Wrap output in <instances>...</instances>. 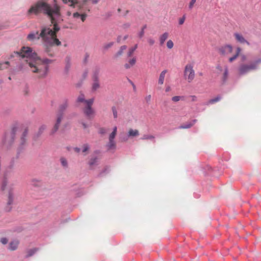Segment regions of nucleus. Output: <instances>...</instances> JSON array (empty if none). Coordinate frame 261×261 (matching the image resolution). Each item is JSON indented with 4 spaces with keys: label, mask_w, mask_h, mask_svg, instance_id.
<instances>
[{
    "label": "nucleus",
    "mask_w": 261,
    "mask_h": 261,
    "mask_svg": "<svg viewBox=\"0 0 261 261\" xmlns=\"http://www.w3.org/2000/svg\"><path fill=\"white\" fill-rule=\"evenodd\" d=\"M74 150L76 152H77V153H79L80 151H81V148H79V147H75L74 148Z\"/></svg>",
    "instance_id": "nucleus-59"
},
{
    "label": "nucleus",
    "mask_w": 261,
    "mask_h": 261,
    "mask_svg": "<svg viewBox=\"0 0 261 261\" xmlns=\"http://www.w3.org/2000/svg\"><path fill=\"white\" fill-rule=\"evenodd\" d=\"M20 130L18 132H21V134L20 138L19 144L21 146L25 145L27 143V137L28 134V129L27 128L20 127Z\"/></svg>",
    "instance_id": "nucleus-10"
},
{
    "label": "nucleus",
    "mask_w": 261,
    "mask_h": 261,
    "mask_svg": "<svg viewBox=\"0 0 261 261\" xmlns=\"http://www.w3.org/2000/svg\"><path fill=\"white\" fill-rule=\"evenodd\" d=\"M169 36V34L167 32H164V33L161 34L159 36V38L160 45L162 46L164 44L165 41L168 38Z\"/></svg>",
    "instance_id": "nucleus-13"
},
{
    "label": "nucleus",
    "mask_w": 261,
    "mask_h": 261,
    "mask_svg": "<svg viewBox=\"0 0 261 261\" xmlns=\"http://www.w3.org/2000/svg\"><path fill=\"white\" fill-rule=\"evenodd\" d=\"M91 89L92 91H96L100 87L99 80H92Z\"/></svg>",
    "instance_id": "nucleus-19"
},
{
    "label": "nucleus",
    "mask_w": 261,
    "mask_h": 261,
    "mask_svg": "<svg viewBox=\"0 0 261 261\" xmlns=\"http://www.w3.org/2000/svg\"><path fill=\"white\" fill-rule=\"evenodd\" d=\"M42 12L46 15L53 24V28L48 27H43L37 39L41 38L45 51L49 57H54L50 53L51 48L54 46L61 45V41L57 38V33L60 28L57 24V22L61 19V8L58 4L57 0H39L31 6L27 11V15H38Z\"/></svg>",
    "instance_id": "nucleus-1"
},
{
    "label": "nucleus",
    "mask_w": 261,
    "mask_h": 261,
    "mask_svg": "<svg viewBox=\"0 0 261 261\" xmlns=\"http://www.w3.org/2000/svg\"><path fill=\"white\" fill-rule=\"evenodd\" d=\"M233 47L230 44H226L220 47L219 49V53L222 56H226L232 52Z\"/></svg>",
    "instance_id": "nucleus-9"
},
{
    "label": "nucleus",
    "mask_w": 261,
    "mask_h": 261,
    "mask_svg": "<svg viewBox=\"0 0 261 261\" xmlns=\"http://www.w3.org/2000/svg\"><path fill=\"white\" fill-rule=\"evenodd\" d=\"M151 95H148L145 97V99L146 101L149 103L151 100Z\"/></svg>",
    "instance_id": "nucleus-48"
},
{
    "label": "nucleus",
    "mask_w": 261,
    "mask_h": 261,
    "mask_svg": "<svg viewBox=\"0 0 261 261\" xmlns=\"http://www.w3.org/2000/svg\"><path fill=\"white\" fill-rule=\"evenodd\" d=\"M241 51V48L239 47H237L236 53L232 57L229 58V62H232L234 60H235L238 57V56L240 55Z\"/></svg>",
    "instance_id": "nucleus-27"
},
{
    "label": "nucleus",
    "mask_w": 261,
    "mask_h": 261,
    "mask_svg": "<svg viewBox=\"0 0 261 261\" xmlns=\"http://www.w3.org/2000/svg\"><path fill=\"white\" fill-rule=\"evenodd\" d=\"M90 149V146L88 144H84L82 146V152L83 153H86L89 151ZM86 154V153H85Z\"/></svg>",
    "instance_id": "nucleus-39"
},
{
    "label": "nucleus",
    "mask_w": 261,
    "mask_h": 261,
    "mask_svg": "<svg viewBox=\"0 0 261 261\" xmlns=\"http://www.w3.org/2000/svg\"><path fill=\"white\" fill-rule=\"evenodd\" d=\"M106 146L108 150H115L116 148L115 140H109V142Z\"/></svg>",
    "instance_id": "nucleus-21"
},
{
    "label": "nucleus",
    "mask_w": 261,
    "mask_h": 261,
    "mask_svg": "<svg viewBox=\"0 0 261 261\" xmlns=\"http://www.w3.org/2000/svg\"><path fill=\"white\" fill-rule=\"evenodd\" d=\"M82 126L83 127V128L84 129H87L88 127V124H87L85 122H82Z\"/></svg>",
    "instance_id": "nucleus-57"
},
{
    "label": "nucleus",
    "mask_w": 261,
    "mask_h": 261,
    "mask_svg": "<svg viewBox=\"0 0 261 261\" xmlns=\"http://www.w3.org/2000/svg\"><path fill=\"white\" fill-rule=\"evenodd\" d=\"M137 47H138V45L136 44V45H135V46L134 47L129 48L127 52V57H130L132 56L134 51L136 50V49L137 48Z\"/></svg>",
    "instance_id": "nucleus-32"
},
{
    "label": "nucleus",
    "mask_w": 261,
    "mask_h": 261,
    "mask_svg": "<svg viewBox=\"0 0 261 261\" xmlns=\"http://www.w3.org/2000/svg\"><path fill=\"white\" fill-rule=\"evenodd\" d=\"M19 241L17 240H13L11 241L8 246V249L10 251H14L18 248Z\"/></svg>",
    "instance_id": "nucleus-14"
},
{
    "label": "nucleus",
    "mask_w": 261,
    "mask_h": 261,
    "mask_svg": "<svg viewBox=\"0 0 261 261\" xmlns=\"http://www.w3.org/2000/svg\"><path fill=\"white\" fill-rule=\"evenodd\" d=\"M127 46L126 45L121 46L120 47L119 50L114 54V55L113 56V58L114 59H117L120 57H121L123 55L124 50H125Z\"/></svg>",
    "instance_id": "nucleus-15"
},
{
    "label": "nucleus",
    "mask_w": 261,
    "mask_h": 261,
    "mask_svg": "<svg viewBox=\"0 0 261 261\" xmlns=\"http://www.w3.org/2000/svg\"><path fill=\"white\" fill-rule=\"evenodd\" d=\"M68 101L66 100L60 105L58 113H62L63 114L64 112L68 108Z\"/></svg>",
    "instance_id": "nucleus-25"
},
{
    "label": "nucleus",
    "mask_w": 261,
    "mask_h": 261,
    "mask_svg": "<svg viewBox=\"0 0 261 261\" xmlns=\"http://www.w3.org/2000/svg\"><path fill=\"white\" fill-rule=\"evenodd\" d=\"M196 122V120L194 119L192 122H188L186 124L182 125L180 126L179 128L186 129V128H190L192 126H193L195 124V123Z\"/></svg>",
    "instance_id": "nucleus-29"
},
{
    "label": "nucleus",
    "mask_w": 261,
    "mask_h": 261,
    "mask_svg": "<svg viewBox=\"0 0 261 261\" xmlns=\"http://www.w3.org/2000/svg\"><path fill=\"white\" fill-rule=\"evenodd\" d=\"M113 44H114V42H110V43L105 45L104 48H105V49H108V48H109L111 47H112L113 45Z\"/></svg>",
    "instance_id": "nucleus-45"
},
{
    "label": "nucleus",
    "mask_w": 261,
    "mask_h": 261,
    "mask_svg": "<svg viewBox=\"0 0 261 261\" xmlns=\"http://www.w3.org/2000/svg\"><path fill=\"white\" fill-rule=\"evenodd\" d=\"M53 61V60L47 58L41 59L38 57L36 62L34 63V66L33 63H30L31 65V72L36 73L39 78H45L48 72V65L52 63Z\"/></svg>",
    "instance_id": "nucleus-2"
},
{
    "label": "nucleus",
    "mask_w": 261,
    "mask_h": 261,
    "mask_svg": "<svg viewBox=\"0 0 261 261\" xmlns=\"http://www.w3.org/2000/svg\"><path fill=\"white\" fill-rule=\"evenodd\" d=\"M129 137H127V136L126 137H124L121 138V141L122 142H125L127 141Z\"/></svg>",
    "instance_id": "nucleus-58"
},
{
    "label": "nucleus",
    "mask_w": 261,
    "mask_h": 261,
    "mask_svg": "<svg viewBox=\"0 0 261 261\" xmlns=\"http://www.w3.org/2000/svg\"><path fill=\"white\" fill-rule=\"evenodd\" d=\"M240 57H241V61L242 62H244L247 59V57H246V55H245L244 54L240 55Z\"/></svg>",
    "instance_id": "nucleus-51"
},
{
    "label": "nucleus",
    "mask_w": 261,
    "mask_h": 261,
    "mask_svg": "<svg viewBox=\"0 0 261 261\" xmlns=\"http://www.w3.org/2000/svg\"><path fill=\"white\" fill-rule=\"evenodd\" d=\"M147 41H148V43H149V44L150 45H152L155 43L154 40L153 39H152V38H148Z\"/></svg>",
    "instance_id": "nucleus-46"
},
{
    "label": "nucleus",
    "mask_w": 261,
    "mask_h": 261,
    "mask_svg": "<svg viewBox=\"0 0 261 261\" xmlns=\"http://www.w3.org/2000/svg\"><path fill=\"white\" fill-rule=\"evenodd\" d=\"M146 28V25H144V26L142 28L141 30H143V31H144V30H145V29Z\"/></svg>",
    "instance_id": "nucleus-64"
},
{
    "label": "nucleus",
    "mask_w": 261,
    "mask_h": 261,
    "mask_svg": "<svg viewBox=\"0 0 261 261\" xmlns=\"http://www.w3.org/2000/svg\"><path fill=\"white\" fill-rule=\"evenodd\" d=\"M186 19V16L185 15H184L182 17L180 18L178 20V23L179 25H182Z\"/></svg>",
    "instance_id": "nucleus-43"
},
{
    "label": "nucleus",
    "mask_w": 261,
    "mask_h": 261,
    "mask_svg": "<svg viewBox=\"0 0 261 261\" xmlns=\"http://www.w3.org/2000/svg\"><path fill=\"white\" fill-rule=\"evenodd\" d=\"M113 117L114 119H117L118 117V111L115 106H113L111 108Z\"/></svg>",
    "instance_id": "nucleus-38"
},
{
    "label": "nucleus",
    "mask_w": 261,
    "mask_h": 261,
    "mask_svg": "<svg viewBox=\"0 0 261 261\" xmlns=\"http://www.w3.org/2000/svg\"><path fill=\"white\" fill-rule=\"evenodd\" d=\"M127 137L132 138L136 137L139 135V130L137 129H134L130 128L128 130L127 132Z\"/></svg>",
    "instance_id": "nucleus-18"
},
{
    "label": "nucleus",
    "mask_w": 261,
    "mask_h": 261,
    "mask_svg": "<svg viewBox=\"0 0 261 261\" xmlns=\"http://www.w3.org/2000/svg\"><path fill=\"white\" fill-rule=\"evenodd\" d=\"M171 89V88L170 86H167L166 88V89H165V91L166 92H168Z\"/></svg>",
    "instance_id": "nucleus-61"
},
{
    "label": "nucleus",
    "mask_w": 261,
    "mask_h": 261,
    "mask_svg": "<svg viewBox=\"0 0 261 261\" xmlns=\"http://www.w3.org/2000/svg\"><path fill=\"white\" fill-rule=\"evenodd\" d=\"M130 25V24H129V23H125V24H124L123 25V28L124 29H127V28H129Z\"/></svg>",
    "instance_id": "nucleus-54"
},
{
    "label": "nucleus",
    "mask_w": 261,
    "mask_h": 261,
    "mask_svg": "<svg viewBox=\"0 0 261 261\" xmlns=\"http://www.w3.org/2000/svg\"><path fill=\"white\" fill-rule=\"evenodd\" d=\"M196 0H191L189 5V9L191 10L196 3Z\"/></svg>",
    "instance_id": "nucleus-44"
},
{
    "label": "nucleus",
    "mask_w": 261,
    "mask_h": 261,
    "mask_svg": "<svg viewBox=\"0 0 261 261\" xmlns=\"http://www.w3.org/2000/svg\"><path fill=\"white\" fill-rule=\"evenodd\" d=\"M71 67V63H70V60L69 58H66V65L65 67V71L66 73H67Z\"/></svg>",
    "instance_id": "nucleus-30"
},
{
    "label": "nucleus",
    "mask_w": 261,
    "mask_h": 261,
    "mask_svg": "<svg viewBox=\"0 0 261 261\" xmlns=\"http://www.w3.org/2000/svg\"><path fill=\"white\" fill-rule=\"evenodd\" d=\"M88 0H82V4L84 5Z\"/></svg>",
    "instance_id": "nucleus-63"
},
{
    "label": "nucleus",
    "mask_w": 261,
    "mask_h": 261,
    "mask_svg": "<svg viewBox=\"0 0 261 261\" xmlns=\"http://www.w3.org/2000/svg\"><path fill=\"white\" fill-rule=\"evenodd\" d=\"M261 63V58L258 59L249 64H242L238 68L239 75H243L249 72L257 70L258 68V64Z\"/></svg>",
    "instance_id": "nucleus-5"
},
{
    "label": "nucleus",
    "mask_w": 261,
    "mask_h": 261,
    "mask_svg": "<svg viewBox=\"0 0 261 261\" xmlns=\"http://www.w3.org/2000/svg\"><path fill=\"white\" fill-rule=\"evenodd\" d=\"M174 43L171 40H169L167 42V47L168 49H172L173 47Z\"/></svg>",
    "instance_id": "nucleus-41"
},
{
    "label": "nucleus",
    "mask_w": 261,
    "mask_h": 261,
    "mask_svg": "<svg viewBox=\"0 0 261 261\" xmlns=\"http://www.w3.org/2000/svg\"><path fill=\"white\" fill-rule=\"evenodd\" d=\"M8 242V240L7 238H2L1 239V242L4 244V245H5L6 244H7Z\"/></svg>",
    "instance_id": "nucleus-47"
},
{
    "label": "nucleus",
    "mask_w": 261,
    "mask_h": 261,
    "mask_svg": "<svg viewBox=\"0 0 261 261\" xmlns=\"http://www.w3.org/2000/svg\"><path fill=\"white\" fill-rule=\"evenodd\" d=\"M137 59L136 57H133V58L129 59L127 63H125L124 64V67L128 69L134 66L136 63Z\"/></svg>",
    "instance_id": "nucleus-17"
},
{
    "label": "nucleus",
    "mask_w": 261,
    "mask_h": 261,
    "mask_svg": "<svg viewBox=\"0 0 261 261\" xmlns=\"http://www.w3.org/2000/svg\"><path fill=\"white\" fill-rule=\"evenodd\" d=\"M221 99V97L220 96H217L216 97L211 99L208 100L207 102V105L212 104L215 102L219 101Z\"/></svg>",
    "instance_id": "nucleus-35"
},
{
    "label": "nucleus",
    "mask_w": 261,
    "mask_h": 261,
    "mask_svg": "<svg viewBox=\"0 0 261 261\" xmlns=\"http://www.w3.org/2000/svg\"><path fill=\"white\" fill-rule=\"evenodd\" d=\"M234 36L237 42L241 44H246L250 45V43L244 38L242 34L239 33H234Z\"/></svg>",
    "instance_id": "nucleus-11"
},
{
    "label": "nucleus",
    "mask_w": 261,
    "mask_h": 261,
    "mask_svg": "<svg viewBox=\"0 0 261 261\" xmlns=\"http://www.w3.org/2000/svg\"><path fill=\"white\" fill-rule=\"evenodd\" d=\"M63 118V114L62 113H58L56 116L55 123L50 132V135H54L57 132Z\"/></svg>",
    "instance_id": "nucleus-8"
},
{
    "label": "nucleus",
    "mask_w": 261,
    "mask_h": 261,
    "mask_svg": "<svg viewBox=\"0 0 261 261\" xmlns=\"http://www.w3.org/2000/svg\"><path fill=\"white\" fill-rule=\"evenodd\" d=\"M98 158L97 156L92 157L89 161V165L92 167L98 164Z\"/></svg>",
    "instance_id": "nucleus-24"
},
{
    "label": "nucleus",
    "mask_w": 261,
    "mask_h": 261,
    "mask_svg": "<svg viewBox=\"0 0 261 261\" xmlns=\"http://www.w3.org/2000/svg\"><path fill=\"white\" fill-rule=\"evenodd\" d=\"M60 161L61 166L64 169H67L68 168V162L67 160L64 157H61L60 159Z\"/></svg>",
    "instance_id": "nucleus-26"
},
{
    "label": "nucleus",
    "mask_w": 261,
    "mask_h": 261,
    "mask_svg": "<svg viewBox=\"0 0 261 261\" xmlns=\"http://www.w3.org/2000/svg\"><path fill=\"white\" fill-rule=\"evenodd\" d=\"M122 38H123L122 37V36H118V37H117V42H118V43L120 42H121V41L122 40Z\"/></svg>",
    "instance_id": "nucleus-60"
},
{
    "label": "nucleus",
    "mask_w": 261,
    "mask_h": 261,
    "mask_svg": "<svg viewBox=\"0 0 261 261\" xmlns=\"http://www.w3.org/2000/svg\"><path fill=\"white\" fill-rule=\"evenodd\" d=\"M228 68L227 66L224 67V72L223 74L221 81L223 84H224L228 79Z\"/></svg>",
    "instance_id": "nucleus-22"
},
{
    "label": "nucleus",
    "mask_w": 261,
    "mask_h": 261,
    "mask_svg": "<svg viewBox=\"0 0 261 261\" xmlns=\"http://www.w3.org/2000/svg\"><path fill=\"white\" fill-rule=\"evenodd\" d=\"M87 102V105H86L83 108V111L87 119H91L95 116V114L94 110L92 108V106L94 102V98L89 99Z\"/></svg>",
    "instance_id": "nucleus-6"
},
{
    "label": "nucleus",
    "mask_w": 261,
    "mask_h": 261,
    "mask_svg": "<svg viewBox=\"0 0 261 261\" xmlns=\"http://www.w3.org/2000/svg\"><path fill=\"white\" fill-rule=\"evenodd\" d=\"M167 70L165 69L163 70L160 74L159 77L158 79V84L160 85H163L164 83L165 77Z\"/></svg>",
    "instance_id": "nucleus-16"
},
{
    "label": "nucleus",
    "mask_w": 261,
    "mask_h": 261,
    "mask_svg": "<svg viewBox=\"0 0 261 261\" xmlns=\"http://www.w3.org/2000/svg\"><path fill=\"white\" fill-rule=\"evenodd\" d=\"M144 35V31L141 30V31L138 33V36L139 38H141L143 37Z\"/></svg>",
    "instance_id": "nucleus-52"
},
{
    "label": "nucleus",
    "mask_w": 261,
    "mask_h": 261,
    "mask_svg": "<svg viewBox=\"0 0 261 261\" xmlns=\"http://www.w3.org/2000/svg\"><path fill=\"white\" fill-rule=\"evenodd\" d=\"M81 15V14H80L79 13L75 12V13H73V16L74 18H80Z\"/></svg>",
    "instance_id": "nucleus-53"
},
{
    "label": "nucleus",
    "mask_w": 261,
    "mask_h": 261,
    "mask_svg": "<svg viewBox=\"0 0 261 261\" xmlns=\"http://www.w3.org/2000/svg\"><path fill=\"white\" fill-rule=\"evenodd\" d=\"M31 185L36 188H41L43 185V183L41 180L33 178L31 180Z\"/></svg>",
    "instance_id": "nucleus-12"
},
{
    "label": "nucleus",
    "mask_w": 261,
    "mask_h": 261,
    "mask_svg": "<svg viewBox=\"0 0 261 261\" xmlns=\"http://www.w3.org/2000/svg\"><path fill=\"white\" fill-rule=\"evenodd\" d=\"M195 71L193 69V65L191 64H187L184 69V76L185 79L189 83H191L195 77Z\"/></svg>",
    "instance_id": "nucleus-7"
},
{
    "label": "nucleus",
    "mask_w": 261,
    "mask_h": 261,
    "mask_svg": "<svg viewBox=\"0 0 261 261\" xmlns=\"http://www.w3.org/2000/svg\"><path fill=\"white\" fill-rule=\"evenodd\" d=\"M117 132V126H114L113 128L112 132L109 135V140H115V138L116 136Z\"/></svg>",
    "instance_id": "nucleus-28"
},
{
    "label": "nucleus",
    "mask_w": 261,
    "mask_h": 261,
    "mask_svg": "<svg viewBox=\"0 0 261 261\" xmlns=\"http://www.w3.org/2000/svg\"><path fill=\"white\" fill-rule=\"evenodd\" d=\"M20 130L18 126H14L10 132H6L2 139V143L4 146L6 147H10L14 142L15 135Z\"/></svg>",
    "instance_id": "nucleus-4"
},
{
    "label": "nucleus",
    "mask_w": 261,
    "mask_h": 261,
    "mask_svg": "<svg viewBox=\"0 0 261 261\" xmlns=\"http://www.w3.org/2000/svg\"><path fill=\"white\" fill-rule=\"evenodd\" d=\"M64 4H68L70 6L74 7L75 4H77V0H62Z\"/></svg>",
    "instance_id": "nucleus-34"
},
{
    "label": "nucleus",
    "mask_w": 261,
    "mask_h": 261,
    "mask_svg": "<svg viewBox=\"0 0 261 261\" xmlns=\"http://www.w3.org/2000/svg\"><path fill=\"white\" fill-rule=\"evenodd\" d=\"M99 133L101 134H103L106 133V130L103 128H101L99 129Z\"/></svg>",
    "instance_id": "nucleus-55"
},
{
    "label": "nucleus",
    "mask_w": 261,
    "mask_h": 261,
    "mask_svg": "<svg viewBox=\"0 0 261 261\" xmlns=\"http://www.w3.org/2000/svg\"><path fill=\"white\" fill-rule=\"evenodd\" d=\"M191 98V100L193 101H195L197 100V97L195 95H192L190 96Z\"/></svg>",
    "instance_id": "nucleus-56"
},
{
    "label": "nucleus",
    "mask_w": 261,
    "mask_h": 261,
    "mask_svg": "<svg viewBox=\"0 0 261 261\" xmlns=\"http://www.w3.org/2000/svg\"><path fill=\"white\" fill-rule=\"evenodd\" d=\"M88 100L85 99V95L83 93H81L78 97L77 98L76 101L77 102L84 103L85 106L87 105Z\"/></svg>",
    "instance_id": "nucleus-23"
},
{
    "label": "nucleus",
    "mask_w": 261,
    "mask_h": 261,
    "mask_svg": "<svg viewBox=\"0 0 261 261\" xmlns=\"http://www.w3.org/2000/svg\"><path fill=\"white\" fill-rule=\"evenodd\" d=\"M128 37V36L127 35H125L123 38H122V40H125L126 39H127V38Z\"/></svg>",
    "instance_id": "nucleus-62"
},
{
    "label": "nucleus",
    "mask_w": 261,
    "mask_h": 261,
    "mask_svg": "<svg viewBox=\"0 0 261 261\" xmlns=\"http://www.w3.org/2000/svg\"><path fill=\"white\" fill-rule=\"evenodd\" d=\"M46 129V126L45 125H44V124L41 125L39 127L38 133L37 134V137L40 136Z\"/></svg>",
    "instance_id": "nucleus-33"
},
{
    "label": "nucleus",
    "mask_w": 261,
    "mask_h": 261,
    "mask_svg": "<svg viewBox=\"0 0 261 261\" xmlns=\"http://www.w3.org/2000/svg\"><path fill=\"white\" fill-rule=\"evenodd\" d=\"M15 54H17L22 58H25V61L30 67V71H31V65L30 63L36 62L38 56L37 54L33 51L32 48L30 47L23 46L21 48L20 51H14ZM34 66V65H33Z\"/></svg>",
    "instance_id": "nucleus-3"
},
{
    "label": "nucleus",
    "mask_w": 261,
    "mask_h": 261,
    "mask_svg": "<svg viewBox=\"0 0 261 261\" xmlns=\"http://www.w3.org/2000/svg\"><path fill=\"white\" fill-rule=\"evenodd\" d=\"M30 90L28 85H25L23 88L22 92L24 95H27L29 93Z\"/></svg>",
    "instance_id": "nucleus-42"
},
{
    "label": "nucleus",
    "mask_w": 261,
    "mask_h": 261,
    "mask_svg": "<svg viewBox=\"0 0 261 261\" xmlns=\"http://www.w3.org/2000/svg\"><path fill=\"white\" fill-rule=\"evenodd\" d=\"M100 73V68L98 67H96L94 68L92 79V80H99V74Z\"/></svg>",
    "instance_id": "nucleus-20"
},
{
    "label": "nucleus",
    "mask_w": 261,
    "mask_h": 261,
    "mask_svg": "<svg viewBox=\"0 0 261 261\" xmlns=\"http://www.w3.org/2000/svg\"><path fill=\"white\" fill-rule=\"evenodd\" d=\"M38 36H39V35L37 32L36 33H31L28 35L27 38L28 40L32 41L36 38L37 39Z\"/></svg>",
    "instance_id": "nucleus-31"
},
{
    "label": "nucleus",
    "mask_w": 261,
    "mask_h": 261,
    "mask_svg": "<svg viewBox=\"0 0 261 261\" xmlns=\"http://www.w3.org/2000/svg\"><path fill=\"white\" fill-rule=\"evenodd\" d=\"M13 197H9L8 200V204L11 205L13 202Z\"/></svg>",
    "instance_id": "nucleus-50"
},
{
    "label": "nucleus",
    "mask_w": 261,
    "mask_h": 261,
    "mask_svg": "<svg viewBox=\"0 0 261 261\" xmlns=\"http://www.w3.org/2000/svg\"><path fill=\"white\" fill-rule=\"evenodd\" d=\"M154 136L151 135H144L141 138L142 140H153L154 141Z\"/></svg>",
    "instance_id": "nucleus-36"
},
{
    "label": "nucleus",
    "mask_w": 261,
    "mask_h": 261,
    "mask_svg": "<svg viewBox=\"0 0 261 261\" xmlns=\"http://www.w3.org/2000/svg\"><path fill=\"white\" fill-rule=\"evenodd\" d=\"M184 96H175L172 97V100L174 102H177L180 100H184Z\"/></svg>",
    "instance_id": "nucleus-40"
},
{
    "label": "nucleus",
    "mask_w": 261,
    "mask_h": 261,
    "mask_svg": "<svg viewBox=\"0 0 261 261\" xmlns=\"http://www.w3.org/2000/svg\"><path fill=\"white\" fill-rule=\"evenodd\" d=\"M9 64H10V63L8 61H6L5 62L0 63V66L1 67V70L8 68V66L9 65Z\"/></svg>",
    "instance_id": "nucleus-37"
},
{
    "label": "nucleus",
    "mask_w": 261,
    "mask_h": 261,
    "mask_svg": "<svg viewBox=\"0 0 261 261\" xmlns=\"http://www.w3.org/2000/svg\"><path fill=\"white\" fill-rule=\"evenodd\" d=\"M87 17V14H82L81 15L80 18L81 19L82 21L84 22L86 18Z\"/></svg>",
    "instance_id": "nucleus-49"
}]
</instances>
